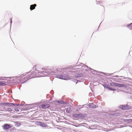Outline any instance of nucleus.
<instances>
[{"mask_svg": "<svg viewBox=\"0 0 132 132\" xmlns=\"http://www.w3.org/2000/svg\"><path fill=\"white\" fill-rule=\"evenodd\" d=\"M17 104H14L13 105H14V106H17Z\"/></svg>", "mask_w": 132, "mask_h": 132, "instance_id": "23", "label": "nucleus"}, {"mask_svg": "<svg viewBox=\"0 0 132 132\" xmlns=\"http://www.w3.org/2000/svg\"><path fill=\"white\" fill-rule=\"evenodd\" d=\"M6 85V83L4 82H0V85L5 86Z\"/></svg>", "mask_w": 132, "mask_h": 132, "instance_id": "15", "label": "nucleus"}, {"mask_svg": "<svg viewBox=\"0 0 132 132\" xmlns=\"http://www.w3.org/2000/svg\"><path fill=\"white\" fill-rule=\"evenodd\" d=\"M12 126L8 124H5L3 126V128L4 129H8L9 128H11Z\"/></svg>", "mask_w": 132, "mask_h": 132, "instance_id": "7", "label": "nucleus"}, {"mask_svg": "<svg viewBox=\"0 0 132 132\" xmlns=\"http://www.w3.org/2000/svg\"><path fill=\"white\" fill-rule=\"evenodd\" d=\"M14 110L16 111H19V110L17 108H15L14 109Z\"/></svg>", "mask_w": 132, "mask_h": 132, "instance_id": "20", "label": "nucleus"}, {"mask_svg": "<svg viewBox=\"0 0 132 132\" xmlns=\"http://www.w3.org/2000/svg\"><path fill=\"white\" fill-rule=\"evenodd\" d=\"M79 114H74L72 115V117L75 118H77L79 117Z\"/></svg>", "mask_w": 132, "mask_h": 132, "instance_id": "14", "label": "nucleus"}, {"mask_svg": "<svg viewBox=\"0 0 132 132\" xmlns=\"http://www.w3.org/2000/svg\"><path fill=\"white\" fill-rule=\"evenodd\" d=\"M89 106L91 108H94L95 107V105L93 103L90 104L89 105Z\"/></svg>", "mask_w": 132, "mask_h": 132, "instance_id": "13", "label": "nucleus"}, {"mask_svg": "<svg viewBox=\"0 0 132 132\" xmlns=\"http://www.w3.org/2000/svg\"><path fill=\"white\" fill-rule=\"evenodd\" d=\"M40 125L43 127H46V125L44 123L40 122Z\"/></svg>", "mask_w": 132, "mask_h": 132, "instance_id": "16", "label": "nucleus"}, {"mask_svg": "<svg viewBox=\"0 0 132 132\" xmlns=\"http://www.w3.org/2000/svg\"><path fill=\"white\" fill-rule=\"evenodd\" d=\"M119 107L121 109L123 110H128L132 109V106L127 105H121Z\"/></svg>", "mask_w": 132, "mask_h": 132, "instance_id": "3", "label": "nucleus"}, {"mask_svg": "<svg viewBox=\"0 0 132 132\" xmlns=\"http://www.w3.org/2000/svg\"><path fill=\"white\" fill-rule=\"evenodd\" d=\"M37 68L38 70L39 71V72L40 74H42L41 76H45L49 75L51 74L52 73V70L48 67L42 68L39 65H36L34 67V68Z\"/></svg>", "mask_w": 132, "mask_h": 132, "instance_id": "2", "label": "nucleus"}, {"mask_svg": "<svg viewBox=\"0 0 132 132\" xmlns=\"http://www.w3.org/2000/svg\"><path fill=\"white\" fill-rule=\"evenodd\" d=\"M99 7L100 9L104 10H105L104 6L102 5H100L99 6Z\"/></svg>", "mask_w": 132, "mask_h": 132, "instance_id": "11", "label": "nucleus"}, {"mask_svg": "<svg viewBox=\"0 0 132 132\" xmlns=\"http://www.w3.org/2000/svg\"><path fill=\"white\" fill-rule=\"evenodd\" d=\"M127 27L130 30L132 29V23L130 24H129L127 25Z\"/></svg>", "mask_w": 132, "mask_h": 132, "instance_id": "12", "label": "nucleus"}, {"mask_svg": "<svg viewBox=\"0 0 132 132\" xmlns=\"http://www.w3.org/2000/svg\"><path fill=\"white\" fill-rule=\"evenodd\" d=\"M7 104H8L9 106H12L14 104L12 103H8Z\"/></svg>", "mask_w": 132, "mask_h": 132, "instance_id": "18", "label": "nucleus"}, {"mask_svg": "<svg viewBox=\"0 0 132 132\" xmlns=\"http://www.w3.org/2000/svg\"><path fill=\"white\" fill-rule=\"evenodd\" d=\"M58 78L64 80H68L70 79L69 78L68 76H64L62 75H58Z\"/></svg>", "mask_w": 132, "mask_h": 132, "instance_id": "6", "label": "nucleus"}, {"mask_svg": "<svg viewBox=\"0 0 132 132\" xmlns=\"http://www.w3.org/2000/svg\"><path fill=\"white\" fill-rule=\"evenodd\" d=\"M85 116V115L82 114H79V118L81 119H84Z\"/></svg>", "mask_w": 132, "mask_h": 132, "instance_id": "10", "label": "nucleus"}, {"mask_svg": "<svg viewBox=\"0 0 132 132\" xmlns=\"http://www.w3.org/2000/svg\"><path fill=\"white\" fill-rule=\"evenodd\" d=\"M37 6L36 4L31 5L30 6V9L31 10H32L35 9V7Z\"/></svg>", "mask_w": 132, "mask_h": 132, "instance_id": "9", "label": "nucleus"}, {"mask_svg": "<svg viewBox=\"0 0 132 132\" xmlns=\"http://www.w3.org/2000/svg\"><path fill=\"white\" fill-rule=\"evenodd\" d=\"M110 89L111 90H113V91H115L116 90V89H112V88H110Z\"/></svg>", "mask_w": 132, "mask_h": 132, "instance_id": "21", "label": "nucleus"}, {"mask_svg": "<svg viewBox=\"0 0 132 132\" xmlns=\"http://www.w3.org/2000/svg\"><path fill=\"white\" fill-rule=\"evenodd\" d=\"M111 86L113 87H124L125 85L115 82H113L111 84Z\"/></svg>", "mask_w": 132, "mask_h": 132, "instance_id": "4", "label": "nucleus"}, {"mask_svg": "<svg viewBox=\"0 0 132 132\" xmlns=\"http://www.w3.org/2000/svg\"><path fill=\"white\" fill-rule=\"evenodd\" d=\"M58 103L63 104L64 102L61 101H58Z\"/></svg>", "mask_w": 132, "mask_h": 132, "instance_id": "19", "label": "nucleus"}, {"mask_svg": "<svg viewBox=\"0 0 132 132\" xmlns=\"http://www.w3.org/2000/svg\"><path fill=\"white\" fill-rule=\"evenodd\" d=\"M3 105H7V103H3Z\"/></svg>", "mask_w": 132, "mask_h": 132, "instance_id": "22", "label": "nucleus"}, {"mask_svg": "<svg viewBox=\"0 0 132 132\" xmlns=\"http://www.w3.org/2000/svg\"><path fill=\"white\" fill-rule=\"evenodd\" d=\"M34 70L35 69V71H33L32 73L30 74H28L27 73H25L18 77V79L20 83H23L25 82L27 80L29 79L37 77H39L41 75H39L40 73L39 70H38L37 69L34 67Z\"/></svg>", "mask_w": 132, "mask_h": 132, "instance_id": "1", "label": "nucleus"}, {"mask_svg": "<svg viewBox=\"0 0 132 132\" xmlns=\"http://www.w3.org/2000/svg\"><path fill=\"white\" fill-rule=\"evenodd\" d=\"M13 110V109H12L11 108H7V110L6 109H5V107L3 108V109L1 110V111H12Z\"/></svg>", "mask_w": 132, "mask_h": 132, "instance_id": "8", "label": "nucleus"}, {"mask_svg": "<svg viewBox=\"0 0 132 132\" xmlns=\"http://www.w3.org/2000/svg\"><path fill=\"white\" fill-rule=\"evenodd\" d=\"M66 111L68 113H69L71 111V109L70 108H68L67 109Z\"/></svg>", "mask_w": 132, "mask_h": 132, "instance_id": "17", "label": "nucleus"}, {"mask_svg": "<svg viewBox=\"0 0 132 132\" xmlns=\"http://www.w3.org/2000/svg\"><path fill=\"white\" fill-rule=\"evenodd\" d=\"M50 105L49 104L45 103L43 104L40 106V108L43 109H45L50 107Z\"/></svg>", "mask_w": 132, "mask_h": 132, "instance_id": "5", "label": "nucleus"}]
</instances>
